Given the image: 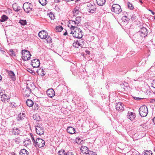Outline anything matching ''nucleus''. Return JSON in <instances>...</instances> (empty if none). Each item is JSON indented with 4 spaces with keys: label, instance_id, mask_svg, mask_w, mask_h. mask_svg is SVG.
Listing matches in <instances>:
<instances>
[{
    "label": "nucleus",
    "instance_id": "5",
    "mask_svg": "<svg viewBox=\"0 0 155 155\" xmlns=\"http://www.w3.org/2000/svg\"><path fill=\"white\" fill-rule=\"evenodd\" d=\"M147 29L144 27L141 28L137 33L138 35H139L142 38L145 37L147 35Z\"/></svg>",
    "mask_w": 155,
    "mask_h": 155
},
{
    "label": "nucleus",
    "instance_id": "56",
    "mask_svg": "<svg viewBox=\"0 0 155 155\" xmlns=\"http://www.w3.org/2000/svg\"><path fill=\"white\" fill-rule=\"evenodd\" d=\"M139 128H142L143 129H142V130H143V129H144V128L143 126V125H140V126H139Z\"/></svg>",
    "mask_w": 155,
    "mask_h": 155
},
{
    "label": "nucleus",
    "instance_id": "41",
    "mask_svg": "<svg viewBox=\"0 0 155 155\" xmlns=\"http://www.w3.org/2000/svg\"><path fill=\"white\" fill-rule=\"evenodd\" d=\"M128 8L130 10H132L134 8L133 5L130 2L128 3Z\"/></svg>",
    "mask_w": 155,
    "mask_h": 155
},
{
    "label": "nucleus",
    "instance_id": "45",
    "mask_svg": "<svg viewBox=\"0 0 155 155\" xmlns=\"http://www.w3.org/2000/svg\"><path fill=\"white\" fill-rule=\"evenodd\" d=\"M151 86L155 88V80L152 81Z\"/></svg>",
    "mask_w": 155,
    "mask_h": 155
},
{
    "label": "nucleus",
    "instance_id": "2",
    "mask_svg": "<svg viewBox=\"0 0 155 155\" xmlns=\"http://www.w3.org/2000/svg\"><path fill=\"white\" fill-rule=\"evenodd\" d=\"M22 54V58L24 61H27L30 59L31 56L30 52L26 50H23L21 51Z\"/></svg>",
    "mask_w": 155,
    "mask_h": 155
},
{
    "label": "nucleus",
    "instance_id": "20",
    "mask_svg": "<svg viewBox=\"0 0 155 155\" xmlns=\"http://www.w3.org/2000/svg\"><path fill=\"white\" fill-rule=\"evenodd\" d=\"M127 118L130 120L133 121L135 117L134 114L132 112L129 111L127 115Z\"/></svg>",
    "mask_w": 155,
    "mask_h": 155
},
{
    "label": "nucleus",
    "instance_id": "53",
    "mask_svg": "<svg viewBox=\"0 0 155 155\" xmlns=\"http://www.w3.org/2000/svg\"><path fill=\"white\" fill-rule=\"evenodd\" d=\"M54 1L56 3H58L60 2L61 0H54Z\"/></svg>",
    "mask_w": 155,
    "mask_h": 155
},
{
    "label": "nucleus",
    "instance_id": "28",
    "mask_svg": "<svg viewBox=\"0 0 155 155\" xmlns=\"http://www.w3.org/2000/svg\"><path fill=\"white\" fill-rule=\"evenodd\" d=\"M97 4L99 6H103L105 3V0H96Z\"/></svg>",
    "mask_w": 155,
    "mask_h": 155
},
{
    "label": "nucleus",
    "instance_id": "48",
    "mask_svg": "<svg viewBox=\"0 0 155 155\" xmlns=\"http://www.w3.org/2000/svg\"><path fill=\"white\" fill-rule=\"evenodd\" d=\"M76 142L78 144L81 143V140L80 138L77 139L76 140Z\"/></svg>",
    "mask_w": 155,
    "mask_h": 155
},
{
    "label": "nucleus",
    "instance_id": "21",
    "mask_svg": "<svg viewBox=\"0 0 155 155\" xmlns=\"http://www.w3.org/2000/svg\"><path fill=\"white\" fill-rule=\"evenodd\" d=\"M9 78L11 80L14 81L16 80V77L14 72L11 71H9L8 72Z\"/></svg>",
    "mask_w": 155,
    "mask_h": 155
},
{
    "label": "nucleus",
    "instance_id": "39",
    "mask_svg": "<svg viewBox=\"0 0 155 155\" xmlns=\"http://www.w3.org/2000/svg\"><path fill=\"white\" fill-rule=\"evenodd\" d=\"M45 39L47 43H50L52 42V39L50 36H48V37L47 36Z\"/></svg>",
    "mask_w": 155,
    "mask_h": 155
},
{
    "label": "nucleus",
    "instance_id": "15",
    "mask_svg": "<svg viewBox=\"0 0 155 155\" xmlns=\"http://www.w3.org/2000/svg\"><path fill=\"white\" fill-rule=\"evenodd\" d=\"M69 23L68 26L70 28L71 30L74 29L76 28H78V25L76 24V22L74 21L70 20L69 21Z\"/></svg>",
    "mask_w": 155,
    "mask_h": 155
},
{
    "label": "nucleus",
    "instance_id": "43",
    "mask_svg": "<svg viewBox=\"0 0 155 155\" xmlns=\"http://www.w3.org/2000/svg\"><path fill=\"white\" fill-rule=\"evenodd\" d=\"M49 16L51 20H54V15L51 12H50L49 14Z\"/></svg>",
    "mask_w": 155,
    "mask_h": 155
},
{
    "label": "nucleus",
    "instance_id": "3",
    "mask_svg": "<svg viewBox=\"0 0 155 155\" xmlns=\"http://www.w3.org/2000/svg\"><path fill=\"white\" fill-rule=\"evenodd\" d=\"M32 7V5L28 2H25L23 5L24 10L27 13H31L33 10Z\"/></svg>",
    "mask_w": 155,
    "mask_h": 155
},
{
    "label": "nucleus",
    "instance_id": "51",
    "mask_svg": "<svg viewBox=\"0 0 155 155\" xmlns=\"http://www.w3.org/2000/svg\"><path fill=\"white\" fill-rule=\"evenodd\" d=\"M33 118L35 120H38L37 119V116L36 115H34L33 116Z\"/></svg>",
    "mask_w": 155,
    "mask_h": 155
},
{
    "label": "nucleus",
    "instance_id": "36",
    "mask_svg": "<svg viewBox=\"0 0 155 155\" xmlns=\"http://www.w3.org/2000/svg\"><path fill=\"white\" fill-rule=\"evenodd\" d=\"M56 31L58 32H61L63 29V28L61 26H58L56 28Z\"/></svg>",
    "mask_w": 155,
    "mask_h": 155
},
{
    "label": "nucleus",
    "instance_id": "11",
    "mask_svg": "<svg viewBox=\"0 0 155 155\" xmlns=\"http://www.w3.org/2000/svg\"><path fill=\"white\" fill-rule=\"evenodd\" d=\"M84 43V40L79 39L74 41L73 44V45L75 48H78L79 46H83Z\"/></svg>",
    "mask_w": 155,
    "mask_h": 155
},
{
    "label": "nucleus",
    "instance_id": "37",
    "mask_svg": "<svg viewBox=\"0 0 155 155\" xmlns=\"http://www.w3.org/2000/svg\"><path fill=\"white\" fill-rule=\"evenodd\" d=\"M59 155H65V150L63 149H61L58 152Z\"/></svg>",
    "mask_w": 155,
    "mask_h": 155
},
{
    "label": "nucleus",
    "instance_id": "29",
    "mask_svg": "<svg viewBox=\"0 0 155 155\" xmlns=\"http://www.w3.org/2000/svg\"><path fill=\"white\" fill-rule=\"evenodd\" d=\"M24 144L25 146L30 145L31 144V140L28 138H26L24 141Z\"/></svg>",
    "mask_w": 155,
    "mask_h": 155
},
{
    "label": "nucleus",
    "instance_id": "46",
    "mask_svg": "<svg viewBox=\"0 0 155 155\" xmlns=\"http://www.w3.org/2000/svg\"><path fill=\"white\" fill-rule=\"evenodd\" d=\"M15 141L16 143L18 144L20 143L21 141L19 138H17L15 139Z\"/></svg>",
    "mask_w": 155,
    "mask_h": 155
},
{
    "label": "nucleus",
    "instance_id": "7",
    "mask_svg": "<svg viewBox=\"0 0 155 155\" xmlns=\"http://www.w3.org/2000/svg\"><path fill=\"white\" fill-rule=\"evenodd\" d=\"M45 143V141L43 140L40 138H37L34 144L36 147L37 146L39 148H41L44 146Z\"/></svg>",
    "mask_w": 155,
    "mask_h": 155
},
{
    "label": "nucleus",
    "instance_id": "40",
    "mask_svg": "<svg viewBox=\"0 0 155 155\" xmlns=\"http://www.w3.org/2000/svg\"><path fill=\"white\" fill-rule=\"evenodd\" d=\"M9 54L10 55L12 56H15V54L14 51L12 49H10L9 50Z\"/></svg>",
    "mask_w": 155,
    "mask_h": 155
},
{
    "label": "nucleus",
    "instance_id": "47",
    "mask_svg": "<svg viewBox=\"0 0 155 155\" xmlns=\"http://www.w3.org/2000/svg\"><path fill=\"white\" fill-rule=\"evenodd\" d=\"M17 6V5L16 3L13 4V9L15 11H16V9Z\"/></svg>",
    "mask_w": 155,
    "mask_h": 155
},
{
    "label": "nucleus",
    "instance_id": "38",
    "mask_svg": "<svg viewBox=\"0 0 155 155\" xmlns=\"http://www.w3.org/2000/svg\"><path fill=\"white\" fill-rule=\"evenodd\" d=\"M19 23H20L21 25H25L26 24L27 22L25 20H20L19 21Z\"/></svg>",
    "mask_w": 155,
    "mask_h": 155
},
{
    "label": "nucleus",
    "instance_id": "54",
    "mask_svg": "<svg viewBox=\"0 0 155 155\" xmlns=\"http://www.w3.org/2000/svg\"><path fill=\"white\" fill-rule=\"evenodd\" d=\"M135 155H143L140 154L139 152H137L136 153H135Z\"/></svg>",
    "mask_w": 155,
    "mask_h": 155
},
{
    "label": "nucleus",
    "instance_id": "59",
    "mask_svg": "<svg viewBox=\"0 0 155 155\" xmlns=\"http://www.w3.org/2000/svg\"><path fill=\"white\" fill-rule=\"evenodd\" d=\"M68 33H67V31H66L64 34H63V35H66Z\"/></svg>",
    "mask_w": 155,
    "mask_h": 155
},
{
    "label": "nucleus",
    "instance_id": "30",
    "mask_svg": "<svg viewBox=\"0 0 155 155\" xmlns=\"http://www.w3.org/2000/svg\"><path fill=\"white\" fill-rule=\"evenodd\" d=\"M8 19V17L7 16L5 15H3L1 17L0 21L1 22H4L6 21Z\"/></svg>",
    "mask_w": 155,
    "mask_h": 155
},
{
    "label": "nucleus",
    "instance_id": "55",
    "mask_svg": "<svg viewBox=\"0 0 155 155\" xmlns=\"http://www.w3.org/2000/svg\"><path fill=\"white\" fill-rule=\"evenodd\" d=\"M149 11L150 12H151L152 14L153 15H154L155 14V13L153 12L151 10H150V9L149 10Z\"/></svg>",
    "mask_w": 155,
    "mask_h": 155
},
{
    "label": "nucleus",
    "instance_id": "12",
    "mask_svg": "<svg viewBox=\"0 0 155 155\" xmlns=\"http://www.w3.org/2000/svg\"><path fill=\"white\" fill-rule=\"evenodd\" d=\"M11 132L12 134L15 135H20L21 132V128L14 127L11 129Z\"/></svg>",
    "mask_w": 155,
    "mask_h": 155
},
{
    "label": "nucleus",
    "instance_id": "26",
    "mask_svg": "<svg viewBox=\"0 0 155 155\" xmlns=\"http://www.w3.org/2000/svg\"><path fill=\"white\" fill-rule=\"evenodd\" d=\"M19 154L20 155H28V152L26 150L23 149L20 151Z\"/></svg>",
    "mask_w": 155,
    "mask_h": 155
},
{
    "label": "nucleus",
    "instance_id": "63",
    "mask_svg": "<svg viewBox=\"0 0 155 155\" xmlns=\"http://www.w3.org/2000/svg\"><path fill=\"white\" fill-rule=\"evenodd\" d=\"M125 83V84H125L126 86V87L127 86V83Z\"/></svg>",
    "mask_w": 155,
    "mask_h": 155
},
{
    "label": "nucleus",
    "instance_id": "10",
    "mask_svg": "<svg viewBox=\"0 0 155 155\" xmlns=\"http://www.w3.org/2000/svg\"><path fill=\"white\" fill-rule=\"evenodd\" d=\"M36 133L39 135L43 134L44 133V129L41 125H38L35 126Z\"/></svg>",
    "mask_w": 155,
    "mask_h": 155
},
{
    "label": "nucleus",
    "instance_id": "62",
    "mask_svg": "<svg viewBox=\"0 0 155 155\" xmlns=\"http://www.w3.org/2000/svg\"><path fill=\"white\" fill-rule=\"evenodd\" d=\"M139 2L141 3H143V2H142L141 0H139Z\"/></svg>",
    "mask_w": 155,
    "mask_h": 155
},
{
    "label": "nucleus",
    "instance_id": "4",
    "mask_svg": "<svg viewBox=\"0 0 155 155\" xmlns=\"http://www.w3.org/2000/svg\"><path fill=\"white\" fill-rule=\"evenodd\" d=\"M139 113L142 117H146L148 113V110L147 107L145 105L141 106L139 109Z\"/></svg>",
    "mask_w": 155,
    "mask_h": 155
},
{
    "label": "nucleus",
    "instance_id": "49",
    "mask_svg": "<svg viewBox=\"0 0 155 155\" xmlns=\"http://www.w3.org/2000/svg\"><path fill=\"white\" fill-rule=\"evenodd\" d=\"M65 155H74L73 153L70 152H68L66 153Z\"/></svg>",
    "mask_w": 155,
    "mask_h": 155
},
{
    "label": "nucleus",
    "instance_id": "64",
    "mask_svg": "<svg viewBox=\"0 0 155 155\" xmlns=\"http://www.w3.org/2000/svg\"><path fill=\"white\" fill-rule=\"evenodd\" d=\"M153 93L154 94H155V90L154 91V92H153Z\"/></svg>",
    "mask_w": 155,
    "mask_h": 155
},
{
    "label": "nucleus",
    "instance_id": "16",
    "mask_svg": "<svg viewBox=\"0 0 155 155\" xmlns=\"http://www.w3.org/2000/svg\"><path fill=\"white\" fill-rule=\"evenodd\" d=\"M124 106L123 104L118 102L116 104V108L118 111H123L124 110Z\"/></svg>",
    "mask_w": 155,
    "mask_h": 155
},
{
    "label": "nucleus",
    "instance_id": "32",
    "mask_svg": "<svg viewBox=\"0 0 155 155\" xmlns=\"http://www.w3.org/2000/svg\"><path fill=\"white\" fill-rule=\"evenodd\" d=\"M122 20L123 22L125 23H127L129 20V19L126 16L122 17Z\"/></svg>",
    "mask_w": 155,
    "mask_h": 155
},
{
    "label": "nucleus",
    "instance_id": "17",
    "mask_svg": "<svg viewBox=\"0 0 155 155\" xmlns=\"http://www.w3.org/2000/svg\"><path fill=\"white\" fill-rule=\"evenodd\" d=\"M47 95L51 98L52 97L55 95V92L53 89H48L46 91Z\"/></svg>",
    "mask_w": 155,
    "mask_h": 155
},
{
    "label": "nucleus",
    "instance_id": "57",
    "mask_svg": "<svg viewBox=\"0 0 155 155\" xmlns=\"http://www.w3.org/2000/svg\"><path fill=\"white\" fill-rule=\"evenodd\" d=\"M153 121L154 124H155V117L153 119Z\"/></svg>",
    "mask_w": 155,
    "mask_h": 155
},
{
    "label": "nucleus",
    "instance_id": "52",
    "mask_svg": "<svg viewBox=\"0 0 155 155\" xmlns=\"http://www.w3.org/2000/svg\"><path fill=\"white\" fill-rule=\"evenodd\" d=\"M134 99H136L137 100H140V99H141L142 98H139V97H136V98H134Z\"/></svg>",
    "mask_w": 155,
    "mask_h": 155
},
{
    "label": "nucleus",
    "instance_id": "58",
    "mask_svg": "<svg viewBox=\"0 0 155 155\" xmlns=\"http://www.w3.org/2000/svg\"><path fill=\"white\" fill-rule=\"evenodd\" d=\"M86 53L87 54H90V51H86Z\"/></svg>",
    "mask_w": 155,
    "mask_h": 155
},
{
    "label": "nucleus",
    "instance_id": "60",
    "mask_svg": "<svg viewBox=\"0 0 155 155\" xmlns=\"http://www.w3.org/2000/svg\"><path fill=\"white\" fill-rule=\"evenodd\" d=\"M95 154H95V153L92 152V155H95Z\"/></svg>",
    "mask_w": 155,
    "mask_h": 155
},
{
    "label": "nucleus",
    "instance_id": "24",
    "mask_svg": "<svg viewBox=\"0 0 155 155\" xmlns=\"http://www.w3.org/2000/svg\"><path fill=\"white\" fill-rule=\"evenodd\" d=\"M67 130L68 133L71 134H74L75 131V129L71 127H68Z\"/></svg>",
    "mask_w": 155,
    "mask_h": 155
},
{
    "label": "nucleus",
    "instance_id": "8",
    "mask_svg": "<svg viewBox=\"0 0 155 155\" xmlns=\"http://www.w3.org/2000/svg\"><path fill=\"white\" fill-rule=\"evenodd\" d=\"M31 91V89L28 87V84H27L26 85L25 87L22 89V94L24 96L28 97L30 96Z\"/></svg>",
    "mask_w": 155,
    "mask_h": 155
},
{
    "label": "nucleus",
    "instance_id": "34",
    "mask_svg": "<svg viewBox=\"0 0 155 155\" xmlns=\"http://www.w3.org/2000/svg\"><path fill=\"white\" fill-rule=\"evenodd\" d=\"M81 21V18L80 17H76L75 21V22H76V24L78 25Z\"/></svg>",
    "mask_w": 155,
    "mask_h": 155
},
{
    "label": "nucleus",
    "instance_id": "6",
    "mask_svg": "<svg viewBox=\"0 0 155 155\" xmlns=\"http://www.w3.org/2000/svg\"><path fill=\"white\" fill-rule=\"evenodd\" d=\"M112 12L117 14H119L122 11L121 7L118 4H114L112 6L111 8Z\"/></svg>",
    "mask_w": 155,
    "mask_h": 155
},
{
    "label": "nucleus",
    "instance_id": "35",
    "mask_svg": "<svg viewBox=\"0 0 155 155\" xmlns=\"http://www.w3.org/2000/svg\"><path fill=\"white\" fill-rule=\"evenodd\" d=\"M39 2L42 5H45L47 3L46 0H39Z\"/></svg>",
    "mask_w": 155,
    "mask_h": 155
},
{
    "label": "nucleus",
    "instance_id": "18",
    "mask_svg": "<svg viewBox=\"0 0 155 155\" xmlns=\"http://www.w3.org/2000/svg\"><path fill=\"white\" fill-rule=\"evenodd\" d=\"M25 113H22L18 114L17 117V120L18 122H21L25 120Z\"/></svg>",
    "mask_w": 155,
    "mask_h": 155
},
{
    "label": "nucleus",
    "instance_id": "61",
    "mask_svg": "<svg viewBox=\"0 0 155 155\" xmlns=\"http://www.w3.org/2000/svg\"><path fill=\"white\" fill-rule=\"evenodd\" d=\"M2 77L0 75V81L2 80Z\"/></svg>",
    "mask_w": 155,
    "mask_h": 155
},
{
    "label": "nucleus",
    "instance_id": "13",
    "mask_svg": "<svg viewBox=\"0 0 155 155\" xmlns=\"http://www.w3.org/2000/svg\"><path fill=\"white\" fill-rule=\"evenodd\" d=\"M31 64L33 68H38L40 64V62L38 59H35L31 61Z\"/></svg>",
    "mask_w": 155,
    "mask_h": 155
},
{
    "label": "nucleus",
    "instance_id": "42",
    "mask_svg": "<svg viewBox=\"0 0 155 155\" xmlns=\"http://www.w3.org/2000/svg\"><path fill=\"white\" fill-rule=\"evenodd\" d=\"M34 106V110H37L38 109V104L35 103V104L34 103V104L33 105Z\"/></svg>",
    "mask_w": 155,
    "mask_h": 155
},
{
    "label": "nucleus",
    "instance_id": "9",
    "mask_svg": "<svg viewBox=\"0 0 155 155\" xmlns=\"http://www.w3.org/2000/svg\"><path fill=\"white\" fill-rule=\"evenodd\" d=\"M87 10L89 12L94 13L96 9V5L94 3H88L87 5Z\"/></svg>",
    "mask_w": 155,
    "mask_h": 155
},
{
    "label": "nucleus",
    "instance_id": "50",
    "mask_svg": "<svg viewBox=\"0 0 155 155\" xmlns=\"http://www.w3.org/2000/svg\"><path fill=\"white\" fill-rule=\"evenodd\" d=\"M20 6L17 5V7L16 8V12H17L19 11L20 9Z\"/></svg>",
    "mask_w": 155,
    "mask_h": 155
},
{
    "label": "nucleus",
    "instance_id": "22",
    "mask_svg": "<svg viewBox=\"0 0 155 155\" xmlns=\"http://www.w3.org/2000/svg\"><path fill=\"white\" fill-rule=\"evenodd\" d=\"M142 39V38L140 37L139 35H138V34L134 35L132 37V40L135 43L137 41H140V39Z\"/></svg>",
    "mask_w": 155,
    "mask_h": 155
},
{
    "label": "nucleus",
    "instance_id": "27",
    "mask_svg": "<svg viewBox=\"0 0 155 155\" xmlns=\"http://www.w3.org/2000/svg\"><path fill=\"white\" fill-rule=\"evenodd\" d=\"M26 104L28 106L31 107L33 106L34 103L32 100L28 99L26 101Z\"/></svg>",
    "mask_w": 155,
    "mask_h": 155
},
{
    "label": "nucleus",
    "instance_id": "14",
    "mask_svg": "<svg viewBox=\"0 0 155 155\" xmlns=\"http://www.w3.org/2000/svg\"><path fill=\"white\" fill-rule=\"evenodd\" d=\"M48 35V33L45 30L41 31L38 33L39 37L42 39H46Z\"/></svg>",
    "mask_w": 155,
    "mask_h": 155
},
{
    "label": "nucleus",
    "instance_id": "19",
    "mask_svg": "<svg viewBox=\"0 0 155 155\" xmlns=\"http://www.w3.org/2000/svg\"><path fill=\"white\" fill-rule=\"evenodd\" d=\"M81 150L83 154H87L89 153V149L88 148L85 146H82L81 148Z\"/></svg>",
    "mask_w": 155,
    "mask_h": 155
},
{
    "label": "nucleus",
    "instance_id": "33",
    "mask_svg": "<svg viewBox=\"0 0 155 155\" xmlns=\"http://www.w3.org/2000/svg\"><path fill=\"white\" fill-rule=\"evenodd\" d=\"M44 72V71L42 69H39L37 71V72L38 74L42 76H44L45 75Z\"/></svg>",
    "mask_w": 155,
    "mask_h": 155
},
{
    "label": "nucleus",
    "instance_id": "31",
    "mask_svg": "<svg viewBox=\"0 0 155 155\" xmlns=\"http://www.w3.org/2000/svg\"><path fill=\"white\" fill-rule=\"evenodd\" d=\"M152 152L151 150H145L143 153V155H152Z\"/></svg>",
    "mask_w": 155,
    "mask_h": 155
},
{
    "label": "nucleus",
    "instance_id": "44",
    "mask_svg": "<svg viewBox=\"0 0 155 155\" xmlns=\"http://www.w3.org/2000/svg\"><path fill=\"white\" fill-rule=\"evenodd\" d=\"M30 135L31 137V139L32 140V141L34 143V144L35 143V138H34V137L33 135L32 134H30Z\"/></svg>",
    "mask_w": 155,
    "mask_h": 155
},
{
    "label": "nucleus",
    "instance_id": "1",
    "mask_svg": "<svg viewBox=\"0 0 155 155\" xmlns=\"http://www.w3.org/2000/svg\"><path fill=\"white\" fill-rule=\"evenodd\" d=\"M70 33L73 34L74 37L78 38H81L83 36L82 30L78 28L71 30Z\"/></svg>",
    "mask_w": 155,
    "mask_h": 155
},
{
    "label": "nucleus",
    "instance_id": "25",
    "mask_svg": "<svg viewBox=\"0 0 155 155\" xmlns=\"http://www.w3.org/2000/svg\"><path fill=\"white\" fill-rule=\"evenodd\" d=\"M1 100L4 102H8V100L9 99V97L7 96L6 94H4L2 95L1 97Z\"/></svg>",
    "mask_w": 155,
    "mask_h": 155
},
{
    "label": "nucleus",
    "instance_id": "23",
    "mask_svg": "<svg viewBox=\"0 0 155 155\" xmlns=\"http://www.w3.org/2000/svg\"><path fill=\"white\" fill-rule=\"evenodd\" d=\"M80 8L79 6H77L74 8L72 11L74 15H77L80 12Z\"/></svg>",
    "mask_w": 155,
    "mask_h": 155
}]
</instances>
